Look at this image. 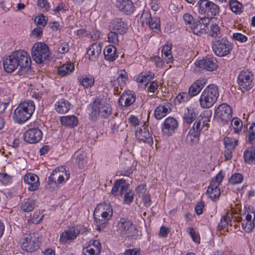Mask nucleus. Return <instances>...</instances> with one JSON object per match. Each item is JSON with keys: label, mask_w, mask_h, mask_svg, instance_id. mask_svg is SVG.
<instances>
[{"label": "nucleus", "mask_w": 255, "mask_h": 255, "mask_svg": "<svg viewBox=\"0 0 255 255\" xmlns=\"http://www.w3.org/2000/svg\"><path fill=\"white\" fill-rule=\"evenodd\" d=\"M247 141L252 144H255V124H252L247 128L246 133Z\"/></svg>", "instance_id": "4c0bfd02"}, {"label": "nucleus", "mask_w": 255, "mask_h": 255, "mask_svg": "<svg viewBox=\"0 0 255 255\" xmlns=\"http://www.w3.org/2000/svg\"><path fill=\"white\" fill-rule=\"evenodd\" d=\"M211 3V1L209 0H199L197 2L198 7V12L199 13L205 14L207 12V8Z\"/></svg>", "instance_id": "a18cd8bd"}, {"label": "nucleus", "mask_w": 255, "mask_h": 255, "mask_svg": "<svg viewBox=\"0 0 255 255\" xmlns=\"http://www.w3.org/2000/svg\"><path fill=\"white\" fill-rule=\"evenodd\" d=\"M129 185L124 179L117 180L113 186L111 193L115 196H121L128 190Z\"/></svg>", "instance_id": "f3484780"}, {"label": "nucleus", "mask_w": 255, "mask_h": 255, "mask_svg": "<svg viewBox=\"0 0 255 255\" xmlns=\"http://www.w3.org/2000/svg\"><path fill=\"white\" fill-rule=\"evenodd\" d=\"M76 162L79 168H83L87 163L86 155L84 153H77Z\"/></svg>", "instance_id": "5fc2aeb1"}, {"label": "nucleus", "mask_w": 255, "mask_h": 255, "mask_svg": "<svg viewBox=\"0 0 255 255\" xmlns=\"http://www.w3.org/2000/svg\"><path fill=\"white\" fill-rule=\"evenodd\" d=\"M172 44L171 43H166L162 49V56L165 60L166 63H170L172 61L173 56L171 54Z\"/></svg>", "instance_id": "473e14b6"}, {"label": "nucleus", "mask_w": 255, "mask_h": 255, "mask_svg": "<svg viewBox=\"0 0 255 255\" xmlns=\"http://www.w3.org/2000/svg\"><path fill=\"white\" fill-rule=\"evenodd\" d=\"M48 46L43 42L35 43L31 49V56L37 63H42L47 60L50 55Z\"/></svg>", "instance_id": "39448f33"}, {"label": "nucleus", "mask_w": 255, "mask_h": 255, "mask_svg": "<svg viewBox=\"0 0 255 255\" xmlns=\"http://www.w3.org/2000/svg\"><path fill=\"white\" fill-rule=\"evenodd\" d=\"M206 194L214 201L219 199L221 194L220 189L218 186V184L214 182H210V185L206 191Z\"/></svg>", "instance_id": "c85d7f7f"}, {"label": "nucleus", "mask_w": 255, "mask_h": 255, "mask_svg": "<svg viewBox=\"0 0 255 255\" xmlns=\"http://www.w3.org/2000/svg\"><path fill=\"white\" fill-rule=\"evenodd\" d=\"M127 79L128 75L127 72L125 71H120L119 73V76L117 78L118 85L121 87L124 86Z\"/></svg>", "instance_id": "603ef678"}, {"label": "nucleus", "mask_w": 255, "mask_h": 255, "mask_svg": "<svg viewBox=\"0 0 255 255\" xmlns=\"http://www.w3.org/2000/svg\"><path fill=\"white\" fill-rule=\"evenodd\" d=\"M214 117L218 122L227 123L232 118L231 107L226 103L220 105L215 110Z\"/></svg>", "instance_id": "6e6552de"}, {"label": "nucleus", "mask_w": 255, "mask_h": 255, "mask_svg": "<svg viewBox=\"0 0 255 255\" xmlns=\"http://www.w3.org/2000/svg\"><path fill=\"white\" fill-rule=\"evenodd\" d=\"M187 231L190 235L194 242L198 243H200V236L195 232L194 229L193 228H189L187 230Z\"/></svg>", "instance_id": "e2e57ef3"}, {"label": "nucleus", "mask_w": 255, "mask_h": 255, "mask_svg": "<svg viewBox=\"0 0 255 255\" xmlns=\"http://www.w3.org/2000/svg\"><path fill=\"white\" fill-rule=\"evenodd\" d=\"M112 29L120 34L125 33L128 28V26L121 18H117L113 20L111 25Z\"/></svg>", "instance_id": "5701e85b"}, {"label": "nucleus", "mask_w": 255, "mask_h": 255, "mask_svg": "<svg viewBox=\"0 0 255 255\" xmlns=\"http://www.w3.org/2000/svg\"><path fill=\"white\" fill-rule=\"evenodd\" d=\"M47 22V19L46 17L43 14H41L39 16H37L34 19V22L37 25H41L44 26Z\"/></svg>", "instance_id": "4d7b16f0"}, {"label": "nucleus", "mask_w": 255, "mask_h": 255, "mask_svg": "<svg viewBox=\"0 0 255 255\" xmlns=\"http://www.w3.org/2000/svg\"><path fill=\"white\" fill-rule=\"evenodd\" d=\"M244 158L246 163H255V146L246 149L244 153Z\"/></svg>", "instance_id": "f704fd0d"}, {"label": "nucleus", "mask_w": 255, "mask_h": 255, "mask_svg": "<svg viewBox=\"0 0 255 255\" xmlns=\"http://www.w3.org/2000/svg\"><path fill=\"white\" fill-rule=\"evenodd\" d=\"M117 51L116 47L113 45L106 46L104 50L105 59L109 61L115 60L118 56L117 54Z\"/></svg>", "instance_id": "2f4dec72"}, {"label": "nucleus", "mask_w": 255, "mask_h": 255, "mask_svg": "<svg viewBox=\"0 0 255 255\" xmlns=\"http://www.w3.org/2000/svg\"><path fill=\"white\" fill-rule=\"evenodd\" d=\"M119 230L121 234L128 237H133L136 236L137 230L132 222L128 218H122L118 224Z\"/></svg>", "instance_id": "1a4fd4ad"}, {"label": "nucleus", "mask_w": 255, "mask_h": 255, "mask_svg": "<svg viewBox=\"0 0 255 255\" xmlns=\"http://www.w3.org/2000/svg\"><path fill=\"white\" fill-rule=\"evenodd\" d=\"M120 10L123 11L127 15L132 13L134 11L133 2L129 0H122L118 5Z\"/></svg>", "instance_id": "cd10ccee"}, {"label": "nucleus", "mask_w": 255, "mask_h": 255, "mask_svg": "<svg viewBox=\"0 0 255 255\" xmlns=\"http://www.w3.org/2000/svg\"><path fill=\"white\" fill-rule=\"evenodd\" d=\"M219 96V89L217 85L210 84L207 86L200 97L199 102L204 109L211 108L216 103Z\"/></svg>", "instance_id": "7ed1b4c3"}, {"label": "nucleus", "mask_w": 255, "mask_h": 255, "mask_svg": "<svg viewBox=\"0 0 255 255\" xmlns=\"http://www.w3.org/2000/svg\"><path fill=\"white\" fill-rule=\"evenodd\" d=\"M230 221L229 219H228L227 217L223 216L220 222L218 224V230H224L227 228L229 225V222Z\"/></svg>", "instance_id": "6e6d98bb"}, {"label": "nucleus", "mask_w": 255, "mask_h": 255, "mask_svg": "<svg viewBox=\"0 0 255 255\" xmlns=\"http://www.w3.org/2000/svg\"><path fill=\"white\" fill-rule=\"evenodd\" d=\"M209 35L214 37V39L218 37H223L221 35L220 28L216 23H213L210 25Z\"/></svg>", "instance_id": "c03bdc74"}, {"label": "nucleus", "mask_w": 255, "mask_h": 255, "mask_svg": "<svg viewBox=\"0 0 255 255\" xmlns=\"http://www.w3.org/2000/svg\"><path fill=\"white\" fill-rule=\"evenodd\" d=\"M210 5H209V7L207 8V12L205 15L208 16H213L217 15L220 11L219 6L214 3L212 1H211V3H209Z\"/></svg>", "instance_id": "79ce46f5"}, {"label": "nucleus", "mask_w": 255, "mask_h": 255, "mask_svg": "<svg viewBox=\"0 0 255 255\" xmlns=\"http://www.w3.org/2000/svg\"><path fill=\"white\" fill-rule=\"evenodd\" d=\"M121 123L122 122L120 119L113 120L112 121L111 124L112 126L111 127V129L113 132L118 131L121 128L120 126Z\"/></svg>", "instance_id": "680f3d73"}, {"label": "nucleus", "mask_w": 255, "mask_h": 255, "mask_svg": "<svg viewBox=\"0 0 255 255\" xmlns=\"http://www.w3.org/2000/svg\"><path fill=\"white\" fill-rule=\"evenodd\" d=\"M209 121L210 119L208 117L200 116L195 120L192 127L190 129H194V131L201 134V131L204 127H208V122Z\"/></svg>", "instance_id": "b1692460"}, {"label": "nucleus", "mask_w": 255, "mask_h": 255, "mask_svg": "<svg viewBox=\"0 0 255 255\" xmlns=\"http://www.w3.org/2000/svg\"><path fill=\"white\" fill-rule=\"evenodd\" d=\"M231 124L235 133H239L243 127V123L240 119L237 118H233Z\"/></svg>", "instance_id": "de8ad7c7"}, {"label": "nucleus", "mask_w": 255, "mask_h": 255, "mask_svg": "<svg viewBox=\"0 0 255 255\" xmlns=\"http://www.w3.org/2000/svg\"><path fill=\"white\" fill-rule=\"evenodd\" d=\"M108 40L110 43L118 44L119 42L118 32L115 31H110L108 34Z\"/></svg>", "instance_id": "13d9d810"}, {"label": "nucleus", "mask_w": 255, "mask_h": 255, "mask_svg": "<svg viewBox=\"0 0 255 255\" xmlns=\"http://www.w3.org/2000/svg\"><path fill=\"white\" fill-rule=\"evenodd\" d=\"M0 181H1L3 184H7L11 182V177L6 173H0Z\"/></svg>", "instance_id": "69168bd1"}, {"label": "nucleus", "mask_w": 255, "mask_h": 255, "mask_svg": "<svg viewBox=\"0 0 255 255\" xmlns=\"http://www.w3.org/2000/svg\"><path fill=\"white\" fill-rule=\"evenodd\" d=\"M36 201L32 198L24 199L20 204V209L24 212L32 211L35 206Z\"/></svg>", "instance_id": "72a5a7b5"}, {"label": "nucleus", "mask_w": 255, "mask_h": 255, "mask_svg": "<svg viewBox=\"0 0 255 255\" xmlns=\"http://www.w3.org/2000/svg\"><path fill=\"white\" fill-rule=\"evenodd\" d=\"M43 133L38 128H31L26 130L23 133L24 140L29 143H36L42 139Z\"/></svg>", "instance_id": "4468645a"}, {"label": "nucleus", "mask_w": 255, "mask_h": 255, "mask_svg": "<svg viewBox=\"0 0 255 255\" xmlns=\"http://www.w3.org/2000/svg\"><path fill=\"white\" fill-rule=\"evenodd\" d=\"M60 121L62 126L67 128H72L78 124V120L74 115L62 116L60 117Z\"/></svg>", "instance_id": "bb28decb"}, {"label": "nucleus", "mask_w": 255, "mask_h": 255, "mask_svg": "<svg viewBox=\"0 0 255 255\" xmlns=\"http://www.w3.org/2000/svg\"><path fill=\"white\" fill-rule=\"evenodd\" d=\"M225 148L230 149H234L238 143L237 139L229 137H225L223 139Z\"/></svg>", "instance_id": "a19ab883"}, {"label": "nucleus", "mask_w": 255, "mask_h": 255, "mask_svg": "<svg viewBox=\"0 0 255 255\" xmlns=\"http://www.w3.org/2000/svg\"><path fill=\"white\" fill-rule=\"evenodd\" d=\"M113 215V209L111 206L105 203L98 205L94 212V218L96 223L108 221Z\"/></svg>", "instance_id": "0eeeda50"}, {"label": "nucleus", "mask_w": 255, "mask_h": 255, "mask_svg": "<svg viewBox=\"0 0 255 255\" xmlns=\"http://www.w3.org/2000/svg\"><path fill=\"white\" fill-rule=\"evenodd\" d=\"M198 66L209 71L216 70L218 67L217 61L214 57H206L198 62Z\"/></svg>", "instance_id": "6ab92c4d"}, {"label": "nucleus", "mask_w": 255, "mask_h": 255, "mask_svg": "<svg viewBox=\"0 0 255 255\" xmlns=\"http://www.w3.org/2000/svg\"><path fill=\"white\" fill-rule=\"evenodd\" d=\"M254 75L251 71L245 70L241 71L238 77V83L241 89L249 91L254 86Z\"/></svg>", "instance_id": "f8f14e48"}, {"label": "nucleus", "mask_w": 255, "mask_h": 255, "mask_svg": "<svg viewBox=\"0 0 255 255\" xmlns=\"http://www.w3.org/2000/svg\"><path fill=\"white\" fill-rule=\"evenodd\" d=\"M70 177V173L64 166H60L54 170L49 177V181L53 182L55 184H61L65 183Z\"/></svg>", "instance_id": "9b49d317"}, {"label": "nucleus", "mask_w": 255, "mask_h": 255, "mask_svg": "<svg viewBox=\"0 0 255 255\" xmlns=\"http://www.w3.org/2000/svg\"><path fill=\"white\" fill-rule=\"evenodd\" d=\"M124 201L127 204H130L133 200V193L129 191H127L124 193Z\"/></svg>", "instance_id": "bf43d9fd"}, {"label": "nucleus", "mask_w": 255, "mask_h": 255, "mask_svg": "<svg viewBox=\"0 0 255 255\" xmlns=\"http://www.w3.org/2000/svg\"><path fill=\"white\" fill-rule=\"evenodd\" d=\"M224 178V174L222 171H220L216 176L214 179H212L211 182H214L215 184H218V186L221 184Z\"/></svg>", "instance_id": "338daca9"}, {"label": "nucleus", "mask_w": 255, "mask_h": 255, "mask_svg": "<svg viewBox=\"0 0 255 255\" xmlns=\"http://www.w3.org/2000/svg\"><path fill=\"white\" fill-rule=\"evenodd\" d=\"M200 134H201L200 133L194 131V129H190L187 135L186 141L190 145H193L197 143L200 139Z\"/></svg>", "instance_id": "c9c22d12"}, {"label": "nucleus", "mask_w": 255, "mask_h": 255, "mask_svg": "<svg viewBox=\"0 0 255 255\" xmlns=\"http://www.w3.org/2000/svg\"><path fill=\"white\" fill-rule=\"evenodd\" d=\"M205 207V203L203 201L198 202L195 207V211L197 215H200L203 212V209Z\"/></svg>", "instance_id": "0e129e2a"}, {"label": "nucleus", "mask_w": 255, "mask_h": 255, "mask_svg": "<svg viewBox=\"0 0 255 255\" xmlns=\"http://www.w3.org/2000/svg\"><path fill=\"white\" fill-rule=\"evenodd\" d=\"M74 69V67L73 64H66L59 68L58 73L59 75L64 76L72 72Z\"/></svg>", "instance_id": "37998d69"}, {"label": "nucleus", "mask_w": 255, "mask_h": 255, "mask_svg": "<svg viewBox=\"0 0 255 255\" xmlns=\"http://www.w3.org/2000/svg\"><path fill=\"white\" fill-rule=\"evenodd\" d=\"M251 213H252L254 215V219L253 221H247L245 220H243L242 221V226L243 229L247 233H251L252 232L253 229L255 228V223L254 220L255 219V211L254 209H252V211L250 212Z\"/></svg>", "instance_id": "e433bc0d"}, {"label": "nucleus", "mask_w": 255, "mask_h": 255, "mask_svg": "<svg viewBox=\"0 0 255 255\" xmlns=\"http://www.w3.org/2000/svg\"><path fill=\"white\" fill-rule=\"evenodd\" d=\"M178 126L176 120L172 117L166 118L161 128L163 134L170 136L175 132Z\"/></svg>", "instance_id": "dca6fc26"}, {"label": "nucleus", "mask_w": 255, "mask_h": 255, "mask_svg": "<svg viewBox=\"0 0 255 255\" xmlns=\"http://www.w3.org/2000/svg\"><path fill=\"white\" fill-rule=\"evenodd\" d=\"M233 38L236 40L241 42H246L248 38L247 37L241 33H235L233 34Z\"/></svg>", "instance_id": "774afa93"}, {"label": "nucleus", "mask_w": 255, "mask_h": 255, "mask_svg": "<svg viewBox=\"0 0 255 255\" xmlns=\"http://www.w3.org/2000/svg\"><path fill=\"white\" fill-rule=\"evenodd\" d=\"M31 58L27 52L23 50H15L3 60V66L7 73H11L19 67L29 69L31 67Z\"/></svg>", "instance_id": "f257e3e1"}, {"label": "nucleus", "mask_w": 255, "mask_h": 255, "mask_svg": "<svg viewBox=\"0 0 255 255\" xmlns=\"http://www.w3.org/2000/svg\"><path fill=\"white\" fill-rule=\"evenodd\" d=\"M87 246L90 247L91 248H93L97 252V254H100L101 253L102 247L101 244L99 240H95L90 241Z\"/></svg>", "instance_id": "864d4df0"}, {"label": "nucleus", "mask_w": 255, "mask_h": 255, "mask_svg": "<svg viewBox=\"0 0 255 255\" xmlns=\"http://www.w3.org/2000/svg\"><path fill=\"white\" fill-rule=\"evenodd\" d=\"M196 119V114L193 110L187 109L183 117L184 122L189 125Z\"/></svg>", "instance_id": "ea45409f"}, {"label": "nucleus", "mask_w": 255, "mask_h": 255, "mask_svg": "<svg viewBox=\"0 0 255 255\" xmlns=\"http://www.w3.org/2000/svg\"><path fill=\"white\" fill-rule=\"evenodd\" d=\"M243 180V176L240 173H235L229 179V183L231 184H237L241 183Z\"/></svg>", "instance_id": "8fccbe9b"}, {"label": "nucleus", "mask_w": 255, "mask_h": 255, "mask_svg": "<svg viewBox=\"0 0 255 255\" xmlns=\"http://www.w3.org/2000/svg\"><path fill=\"white\" fill-rule=\"evenodd\" d=\"M210 19L206 17L200 18L194 21L190 28L191 31L195 34L201 35L207 32L206 28L210 24Z\"/></svg>", "instance_id": "ddd939ff"}, {"label": "nucleus", "mask_w": 255, "mask_h": 255, "mask_svg": "<svg viewBox=\"0 0 255 255\" xmlns=\"http://www.w3.org/2000/svg\"><path fill=\"white\" fill-rule=\"evenodd\" d=\"M24 182L29 185L28 189L30 191H34L36 190L39 186V178L34 174L27 173L23 178Z\"/></svg>", "instance_id": "4be33fe9"}, {"label": "nucleus", "mask_w": 255, "mask_h": 255, "mask_svg": "<svg viewBox=\"0 0 255 255\" xmlns=\"http://www.w3.org/2000/svg\"><path fill=\"white\" fill-rule=\"evenodd\" d=\"M35 110V104L31 100L21 102L14 110L12 118L14 121L21 124L30 119Z\"/></svg>", "instance_id": "f03ea898"}, {"label": "nucleus", "mask_w": 255, "mask_h": 255, "mask_svg": "<svg viewBox=\"0 0 255 255\" xmlns=\"http://www.w3.org/2000/svg\"><path fill=\"white\" fill-rule=\"evenodd\" d=\"M102 43L100 42L94 43L88 49L87 54L89 58L92 61H95L98 59L102 51Z\"/></svg>", "instance_id": "393cba45"}, {"label": "nucleus", "mask_w": 255, "mask_h": 255, "mask_svg": "<svg viewBox=\"0 0 255 255\" xmlns=\"http://www.w3.org/2000/svg\"><path fill=\"white\" fill-rule=\"evenodd\" d=\"M212 48L218 56L224 57L229 54L233 49L232 43L226 37H218L211 42Z\"/></svg>", "instance_id": "20e7f679"}, {"label": "nucleus", "mask_w": 255, "mask_h": 255, "mask_svg": "<svg viewBox=\"0 0 255 255\" xmlns=\"http://www.w3.org/2000/svg\"><path fill=\"white\" fill-rule=\"evenodd\" d=\"M69 102L64 99H61L55 104V109L57 112L63 114L68 112L71 108Z\"/></svg>", "instance_id": "c756f323"}, {"label": "nucleus", "mask_w": 255, "mask_h": 255, "mask_svg": "<svg viewBox=\"0 0 255 255\" xmlns=\"http://www.w3.org/2000/svg\"><path fill=\"white\" fill-rule=\"evenodd\" d=\"M135 101V94L131 91H125L119 99L120 106L128 107Z\"/></svg>", "instance_id": "aec40b11"}, {"label": "nucleus", "mask_w": 255, "mask_h": 255, "mask_svg": "<svg viewBox=\"0 0 255 255\" xmlns=\"http://www.w3.org/2000/svg\"><path fill=\"white\" fill-rule=\"evenodd\" d=\"M170 104L167 103L157 107L154 111V117L157 120H160L165 117L170 111Z\"/></svg>", "instance_id": "7c9ffc66"}, {"label": "nucleus", "mask_w": 255, "mask_h": 255, "mask_svg": "<svg viewBox=\"0 0 255 255\" xmlns=\"http://www.w3.org/2000/svg\"><path fill=\"white\" fill-rule=\"evenodd\" d=\"M43 217L44 215H41L40 211H35L33 213V216L28 219V221L32 224H37L42 220Z\"/></svg>", "instance_id": "09e8293b"}, {"label": "nucleus", "mask_w": 255, "mask_h": 255, "mask_svg": "<svg viewBox=\"0 0 255 255\" xmlns=\"http://www.w3.org/2000/svg\"><path fill=\"white\" fill-rule=\"evenodd\" d=\"M135 136L139 141L146 142L151 145L153 143V139L151 133L149 132L148 128L146 126L145 123L135 130Z\"/></svg>", "instance_id": "2eb2a0df"}, {"label": "nucleus", "mask_w": 255, "mask_h": 255, "mask_svg": "<svg viewBox=\"0 0 255 255\" xmlns=\"http://www.w3.org/2000/svg\"><path fill=\"white\" fill-rule=\"evenodd\" d=\"M80 82L85 88L91 87L95 82L94 77L92 75H83L80 79Z\"/></svg>", "instance_id": "58836bf2"}, {"label": "nucleus", "mask_w": 255, "mask_h": 255, "mask_svg": "<svg viewBox=\"0 0 255 255\" xmlns=\"http://www.w3.org/2000/svg\"><path fill=\"white\" fill-rule=\"evenodd\" d=\"M37 5L43 11H47L49 9V3L46 0H38Z\"/></svg>", "instance_id": "052dcab7"}, {"label": "nucleus", "mask_w": 255, "mask_h": 255, "mask_svg": "<svg viewBox=\"0 0 255 255\" xmlns=\"http://www.w3.org/2000/svg\"><path fill=\"white\" fill-rule=\"evenodd\" d=\"M112 113L111 106L106 102H102L100 99H96L92 106L91 116L93 119L98 117L107 118Z\"/></svg>", "instance_id": "423d86ee"}, {"label": "nucleus", "mask_w": 255, "mask_h": 255, "mask_svg": "<svg viewBox=\"0 0 255 255\" xmlns=\"http://www.w3.org/2000/svg\"><path fill=\"white\" fill-rule=\"evenodd\" d=\"M206 80L204 79H200L194 82L189 87L188 93L191 97L195 96L203 88L206 84Z\"/></svg>", "instance_id": "a878e982"}, {"label": "nucleus", "mask_w": 255, "mask_h": 255, "mask_svg": "<svg viewBox=\"0 0 255 255\" xmlns=\"http://www.w3.org/2000/svg\"><path fill=\"white\" fill-rule=\"evenodd\" d=\"M141 19L143 24L146 23L152 29H158L160 27L159 18L157 17H152L150 14L148 12H144L142 13Z\"/></svg>", "instance_id": "a211bd4d"}, {"label": "nucleus", "mask_w": 255, "mask_h": 255, "mask_svg": "<svg viewBox=\"0 0 255 255\" xmlns=\"http://www.w3.org/2000/svg\"><path fill=\"white\" fill-rule=\"evenodd\" d=\"M230 8L231 10L236 14L242 12V4L238 1L236 0H231L229 2Z\"/></svg>", "instance_id": "49530a36"}, {"label": "nucleus", "mask_w": 255, "mask_h": 255, "mask_svg": "<svg viewBox=\"0 0 255 255\" xmlns=\"http://www.w3.org/2000/svg\"><path fill=\"white\" fill-rule=\"evenodd\" d=\"M21 248L27 252L36 251L39 247L38 238L35 233L30 234L23 238L21 242Z\"/></svg>", "instance_id": "9d476101"}, {"label": "nucleus", "mask_w": 255, "mask_h": 255, "mask_svg": "<svg viewBox=\"0 0 255 255\" xmlns=\"http://www.w3.org/2000/svg\"><path fill=\"white\" fill-rule=\"evenodd\" d=\"M153 76V75L151 72H149V73H141L138 78H136V81L140 83L147 82L149 81Z\"/></svg>", "instance_id": "3c124183"}, {"label": "nucleus", "mask_w": 255, "mask_h": 255, "mask_svg": "<svg viewBox=\"0 0 255 255\" xmlns=\"http://www.w3.org/2000/svg\"><path fill=\"white\" fill-rule=\"evenodd\" d=\"M79 231L74 227L69 229L63 232L60 237V242L62 243H66L68 241H71L76 238Z\"/></svg>", "instance_id": "412c9836"}]
</instances>
